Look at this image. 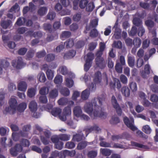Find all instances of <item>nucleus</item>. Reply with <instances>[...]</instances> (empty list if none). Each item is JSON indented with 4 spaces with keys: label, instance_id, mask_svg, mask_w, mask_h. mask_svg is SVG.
<instances>
[{
    "label": "nucleus",
    "instance_id": "obj_3",
    "mask_svg": "<svg viewBox=\"0 0 158 158\" xmlns=\"http://www.w3.org/2000/svg\"><path fill=\"white\" fill-rule=\"evenodd\" d=\"M94 58V54L92 52H89L86 55L85 58V64L84 65V70L87 71L91 66L92 61Z\"/></svg>",
    "mask_w": 158,
    "mask_h": 158
},
{
    "label": "nucleus",
    "instance_id": "obj_44",
    "mask_svg": "<svg viewBox=\"0 0 158 158\" xmlns=\"http://www.w3.org/2000/svg\"><path fill=\"white\" fill-rule=\"evenodd\" d=\"M71 113L70 107L68 106L65 107L63 110V114L64 115L68 116L71 115Z\"/></svg>",
    "mask_w": 158,
    "mask_h": 158
},
{
    "label": "nucleus",
    "instance_id": "obj_61",
    "mask_svg": "<svg viewBox=\"0 0 158 158\" xmlns=\"http://www.w3.org/2000/svg\"><path fill=\"white\" fill-rule=\"evenodd\" d=\"M39 100L40 102L44 104H46L48 102V99L45 95L40 96L39 98Z\"/></svg>",
    "mask_w": 158,
    "mask_h": 158
},
{
    "label": "nucleus",
    "instance_id": "obj_9",
    "mask_svg": "<svg viewBox=\"0 0 158 158\" xmlns=\"http://www.w3.org/2000/svg\"><path fill=\"white\" fill-rule=\"evenodd\" d=\"M29 107L30 110L34 112L33 116L36 118H38V116L36 115L37 113L35 112L37 108V105L36 102L34 101H31L29 103Z\"/></svg>",
    "mask_w": 158,
    "mask_h": 158
},
{
    "label": "nucleus",
    "instance_id": "obj_10",
    "mask_svg": "<svg viewBox=\"0 0 158 158\" xmlns=\"http://www.w3.org/2000/svg\"><path fill=\"white\" fill-rule=\"evenodd\" d=\"M85 138L82 132L81 131L79 130L77 131V133L73 135L72 140L79 142Z\"/></svg>",
    "mask_w": 158,
    "mask_h": 158
},
{
    "label": "nucleus",
    "instance_id": "obj_26",
    "mask_svg": "<svg viewBox=\"0 0 158 158\" xmlns=\"http://www.w3.org/2000/svg\"><path fill=\"white\" fill-rule=\"evenodd\" d=\"M33 31H29L28 32V34L34 37L40 38L43 35L42 33L40 31H38L33 33Z\"/></svg>",
    "mask_w": 158,
    "mask_h": 158
},
{
    "label": "nucleus",
    "instance_id": "obj_62",
    "mask_svg": "<svg viewBox=\"0 0 158 158\" xmlns=\"http://www.w3.org/2000/svg\"><path fill=\"white\" fill-rule=\"evenodd\" d=\"M65 147L68 149H72L74 148L75 146V144L74 143L72 142H68L65 144Z\"/></svg>",
    "mask_w": 158,
    "mask_h": 158
},
{
    "label": "nucleus",
    "instance_id": "obj_49",
    "mask_svg": "<svg viewBox=\"0 0 158 158\" xmlns=\"http://www.w3.org/2000/svg\"><path fill=\"white\" fill-rule=\"evenodd\" d=\"M87 145V143L86 141H83L79 143L77 146V148L79 150L84 149Z\"/></svg>",
    "mask_w": 158,
    "mask_h": 158
},
{
    "label": "nucleus",
    "instance_id": "obj_21",
    "mask_svg": "<svg viewBox=\"0 0 158 158\" xmlns=\"http://www.w3.org/2000/svg\"><path fill=\"white\" fill-rule=\"evenodd\" d=\"M48 11V9L46 7H41L39 8L38 11V15L41 16L44 15Z\"/></svg>",
    "mask_w": 158,
    "mask_h": 158
},
{
    "label": "nucleus",
    "instance_id": "obj_11",
    "mask_svg": "<svg viewBox=\"0 0 158 158\" xmlns=\"http://www.w3.org/2000/svg\"><path fill=\"white\" fill-rule=\"evenodd\" d=\"M0 25L4 29L10 28V27L12 26V22L9 19L2 20H1Z\"/></svg>",
    "mask_w": 158,
    "mask_h": 158
},
{
    "label": "nucleus",
    "instance_id": "obj_60",
    "mask_svg": "<svg viewBox=\"0 0 158 158\" xmlns=\"http://www.w3.org/2000/svg\"><path fill=\"white\" fill-rule=\"evenodd\" d=\"M98 32L97 30L95 28L92 30L90 33V35L92 37H96L98 36Z\"/></svg>",
    "mask_w": 158,
    "mask_h": 158
},
{
    "label": "nucleus",
    "instance_id": "obj_55",
    "mask_svg": "<svg viewBox=\"0 0 158 158\" xmlns=\"http://www.w3.org/2000/svg\"><path fill=\"white\" fill-rule=\"evenodd\" d=\"M100 50L98 51L96 53H101L103 54V52L104 50L105 47V44L104 42H101L100 44Z\"/></svg>",
    "mask_w": 158,
    "mask_h": 158
},
{
    "label": "nucleus",
    "instance_id": "obj_53",
    "mask_svg": "<svg viewBox=\"0 0 158 158\" xmlns=\"http://www.w3.org/2000/svg\"><path fill=\"white\" fill-rule=\"evenodd\" d=\"M56 16V13L54 11H50L47 15L48 19L52 20L55 18Z\"/></svg>",
    "mask_w": 158,
    "mask_h": 158
},
{
    "label": "nucleus",
    "instance_id": "obj_34",
    "mask_svg": "<svg viewBox=\"0 0 158 158\" xmlns=\"http://www.w3.org/2000/svg\"><path fill=\"white\" fill-rule=\"evenodd\" d=\"M74 40L73 39H69L66 41L64 44L67 48L72 47L74 45Z\"/></svg>",
    "mask_w": 158,
    "mask_h": 158
},
{
    "label": "nucleus",
    "instance_id": "obj_41",
    "mask_svg": "<svg viewBox=\"0 0 158 158\" xmlns=\"http://www.w3.org/2000/svg\"><path fill=\"white\" fill-rule=\"evenodd\" d=\"M66 85L69 88L72 87L74 84V82L72 79L69 78H66L65 80Z\"/></svg>",
    "mask_w": 158,
    "mask_h": 158
},
{
    "label": "nucleus",
    "instance_id": "obj_37",
    "mask_svg": "<svg viewBox=\"0 0 158 158\" xmlns=\"http://www.w3.org/2000/svg\"><path fill=\"white\" fill-rule=\"evenodd\" d=\"M61 94L65 96H67L70 94L69 90L67 88H63L60 91Z\"/></svg>",
    "mask_w": 158,
    "mask_h": 158
},
{
    "label": "nucleus",
    "instance_id": "obj_22",
    "mask_svg": "<svg viewBox=\"0 0 158 158\" xmlns=\"http://www.w3.org/2000/svg\"><path fill=\"white\" fill-rule=\"evenodd\" d=\"M61 112V110L59 108H53L51 111L52 114L55 117L59 115Z\"/></svg>",
    "mask_w": 158,
    "mask_h": 158
},
{
    "label": "nucleus",
    "instance_id": "obj_46",
    "mask_svg": "<svg viewBox=\"0 0 158 158\" xmlns=\"http://www.w3.org/2000/svg\"><path fill=\"white\" fill-rule=\"evenodd\" d=\"M122 65L119 62L116 63L115 66V69L117 72L119 73H122L123 70Z\"/></svg>",
    "mask_w": 158,
    "mask_h": 158
},
{
    "label": "nucleus",
    "instance_id": "obj_47",
    "mask_svg": "<svg viewBox=\"0 0 158 158\" xmlns=\"http://www.w3.org/2000/svg\"><path fill=\"white\" fill-rule=\"evenodd\" d=\"M94 8V4L92 2H90L87 4L86 7V10L88 12L91 11Z\"/></svg>",
    "mask_w": 158,
    "mask_h": 158
},
{
    "label": "nucleus",
    "instance_id": "obj_30",
    "mask_svg": "<svg viewBox=\"0 0 158 158\" xmlns=\"http://www.w3.org/2000/svg\"><path fill=\"white\" fill-rule=\"evenodd\" d=\"M141 44V40L139 38H135L133 40V45L136 48L140 47Z\"/></svg>",
    "mask_w": 158,
    "mask_h": 158
},
{
    "label": "nucleus",
    "instance_id": "obj_25",
    "mask_svg": "<svg viewBox=\"0 0 158 158\" xmlns=\"http://www.w3.org/2000/svg\"><path fill=\"white\" fill-rule=\"evenodd\" d=\"M27 105L25 102H22L19 104L17 107V110L20 112L24 111L27 107Z\"/></svg>",
    "mask_w": 158,
    "mask_h": 158
},
{
    "label": "nucleus",
    "instance_id": "obj_64",
    "mask_svg": "<svg viewBox=\"0 0 158 158\" xmlns=\"http://www.w3.org/2000/svg\"><path fill=\"white\" fill-rule=\"evenodd\" d=\"M21 143L22 145L25 147H28L30 145V143L29 141L26 139H22L21 141Z\"/></svg>",
    "mask_w": 158,
    "mask_h": 158
},
{
    "label": "nucleus",
    "instance_id": "obj_27",
    "mask_svg": "<svg viewBox=\"0 0 158 158\" xmlns=\"http://www.w3.org/2000/svg\"><path fill=\"white\" fill-rule=\"evenodd\" d=\"M131 145L133 146L140 148H142L143 149H148L149 148L147 146L143 145L135 142H131Z\"/></svg>",
    "mask_w": 158,
    "mask_h": 158
},
{
    "label": "nucleus",
    "instance_id": "obj_51",
    "mask_svg": "<svg viewBox=\"0 0 158 158\" xmlns=\"http://www.w3.org/2000/svg\"><path fill=\"white\" fill-rule=\"evenodd\" d=\"M137 33V28L135 26L132 27L131 31L129 32V35L130 36H133L135 35Z\"/></svg>",
    "mask_w": 158,
    "mask_h": 158
},
{
    "label": "nucleus",
    "instance_id": "obj_29",
    "mask_svg": "<svg viewBox=\"0 0 158 158\" xmlns=\"http://www.w3.org/2000/svg\"><path fill=\"white\" fill-rule=\"evenodd\" d=\"M26 21V19L23 17H19L17 20L15 24L18 26H21L24 24Z\"/></svg>",
    "mask_w": 158,
    "mask_h": 158
},
{
    "label": "nucleus",
    "instance_id": "obj_45",
    "mask_svg": "<svg viewBox=\"0 0 158 158\" xmlns=\"http://www.w3.org/2000/svg\"><path fill=\"white\" fill-rule=\"evenodd\" d=\"M100 146L105 148H112L111 143L104 141H101L100 143Z\"/></svg>",
    "mask_w": 158,
    "mask_h": 158
},
{
    "label": "nucleus",
    "instance_id": "obj_40",
    "mask_svg": "<svg viewBox=\"0 0 158 158\" xmlns=\"http://www.w3.org/2000/svg\"><path fill=\"white\" fill-rule=\"evenodd\" d=\"M89 1L87 0H81L79 3V7L81 9L85 8L88 3Z\"/></svg>",
    "mask_w": 158,
    "mask_h": 158
},
{
    "label": "nucleus",
    "instance_id": "obj_6",
    "mask_svg": "<svg viewBox=\"0 0 158 158\" xmlns=\"http://www.w3.org/2000/svg\"><path fill=\"white\" fill-rule=\"evenodd\" d=\"M11 64L12 66L17 69H21L26 65V63L23 62L21 57L18 58L17 61L13 60Z\"/></svg>",
    "mask_w": 158,
    "mask_h": 158
},
{
    "label": "nucleus",
    "instance_id": "obj_7",
    "mask_svg": "<svg viewBox=\"0 0 158 158\" xmlns=\"http://www.w3.org/2000/svg\"><path fill=\"white\" fill-rule=\"evenodd\" d=\"M112 105L114 109L116 110V112L119 116H121L122 113V109L118 103L117 100L114 95L112 96L111 98Z\"/></svg>",
    "mask_w": 158,
    "mask_h": 158
},
{
    "label": "nucleus",
    "instance_id": "obj_24",
    "mask_svg": "<svg viewBox=\"0 0 158 158\" xmlns=\"http://www.w3.org/2000/svg\"><path fill=\"white\" fill-rule=\"evenodd\" d=\"M71 33L69 31H64L62 32L60 37L63 40L64 39L69 37L71 35Z\"/></svg>",
    "mask_w": 158,
    "mask_h": 158
},
{
    "label": "nucleus",
    "instance_id": "obj_32",
    "mask_svg": "<svg viewBox=\"0 0 158 158\" xmlns=\"http://www.w3.org/2000/svg\"><path fill=\"white\" fill-rule=\"evenodd\" d=\"M46 74L48 80H52V79L54 76L53 71L48 69L46 72Z\"/></svg>",
    "mask_w": 158,
    "mask_h": 158
},
{
    "label": "nucleus",
    "instance_id": "obj_8",
    "mask_svg": "<svg viewBox=\"0 0 158 158\" xmlns=\"http://www.w3.org/2000/svg\"><path fill=\"white\" fill-rule=\"evenodd\" d=\"M31 129V126L30 124L24 125L22 127V130L19 131V134L22 137H26L28 136Z\"/></svg>",
    "mask_w": 158,
    "mask_h": 158
},
{
    "label": "nucleus",
    "instance_id": "obj_58",
    "mask_svg": "<svg viewBox=\"0 0 158 158\" xmlns=\"http://www.w3.org/2000/svg\"><path fill=\"white\" fill-rule=\"evenodd\" d=\"M58 37L57 34H56L55 36L52 35H48L46 38V40L48 42H50L54 39H57Z\"/></svg>",
    "mask_w": 158,
    "mask_h": 158
},
{
    "label": "nucleus",
    "instance_id": "obj_52",
    "mask_svg": "<svg viewBox=\"0 0 158 158\" xmlns=\"http://www.w3.org/2000/svg\"><path fill=\"white\" fill-rule=\"evenodd\" d=\"M45 58L47 61L50 62L54 60L55 55L52 54H49Z\"/></svg>",
    "mask_w": 158,
    "mask_h": 158
},
{
    "label": "nucleus",
    "instance_id": "obj_16",
    "mask_svg": "<svg viewBox=\"0 0 158 158\" xmlns=\"http://www.w3.org/2000/svg\"><path fill=\"white\" fill-rule=\"evenodd\" d=\"M27 87V85L26 82L24 81H21L18 84V89L20 91L24 92L26 90Z\"/></svg>",
    "mask_w": 158,
    "mask_h": 158
},
{
    "label": "nucleus",
    "instance_id": "obj_43",
    "mask_svg": "<svg viewBox=\"0 0 158 158\" xmlns=\"http://www.w3.org/2000/svg\"><path fill=\"white\" fill-rule=\"evenodd\" d=\"M27 92L28 96L29 97L32 98L35 95L36 92V90L34 88H31L28 89Z\"/></svg>",
    "mask_w": 158,
    "mask_h": 158
},
{
    "label": "nucleus",
    "instance_id": "obj_2",
    "mask_svg": "<svg viewBox=\"0 0 158 158\" xmlns=\"http://www.w3.org/2000/svg\"><path fill=\"white\" fill-rule=\"evenodd\" d=\"M9 103L10 106L6 108L3 111V113L5 114H6L7 112L13 114L15 111L17 105V102L15 97H11L9 101Z\"/></svg>",
    "mask_w": 158,
    "mask_h": 158
},
{
    "label": "nucleus",
    "instance_id": "obj_31",
    "mask_svg": "<svg viewBox=\"0 0 158 158\" xmlns=\"http://www.w3.org/2000/svg\"><path fill=\"white\" fill-rule=\"evenodd\" d=\"M70 135L67 134H62L59 135L60 140L64 141H67L70 139Z\"/></svg>",
    "mask_w": 158,
    "mask_h": 158
},
{
    "label": "nucleus",
    "instance_id": "obj_33",
    "mask_svg": "<svg viewBox=\"0 0 158 158\" xmlns=\"http://www.w3.org/2000/svg\"><path fill=\"white\" fill-rule=\"evenodd\" d=\"M37 78L40 82H44L46 80L45 74L42 72H40L38 74Z\"/></svg>",
    "mask_w": 158,
    "mask_h": 158
},
{
    "label": "nucleus",
    "instance_id": "obj_18",
    "mask_svg": "<svg viewBox=\"0 0 158 158\" xmlns=\"http://www.w3.org/2000/svg\"><path fill=\"white\" fill-rule=\"evenodd\" d=\"M122 94L125 97H128L130 95V92L129 88L127 86L123 87L121 89Z\"/></svg>",
    "mask_w": 158,
    "mask_h": 158
},
{
    "label": "nucleus",
    "instance_id": "obj_50",
    "mask_svg": "<svg viewBox=\"0 0 158 158\" xmlns=\"http://www.w3.org/2000/svg\"><path fill=\"white\" fill-rule=\"evenodd\" d=\"M68 99L66 98H62L58 101L59 104L60 105H64L67 103Z\"/></svg>",
    "mask_w": 158,
    "mask_h": 158
},
{
    "label": "nucleus",
    "instance_id": "obj_13",
    "mask_svg": "<svg viewBox=\"0 0 158 158\" xmlns=\"http://www.w3.org/2000/svg\"><path fill=\"white\" fill-rule=\"evenodd\" d=\"M100 128L97 125H95L93 126H91L85 128L84 130L86 133V136H87L89 133L94 131H98L100 130Z\"/></svg>",
    "mask_w": 158,
    "mask_h": 158
},
{
    "label": "nucleus",
    "instance_id": "obj_56",
    "mask_svg": "<svg viewBox=\"0 0 158 158\" xmlns=\"http://www.w3.org/2000/svg\"><path fill=\"white\" fill-rule=\"evenodd\" d=\"M143 131L146 133L149 134L151 133V130L148 125H146L143 126Z\"/></svg>",
    "mask_w": 158,
    "mask_h": 158
},
{
    "label": "nucleus",
    "instance_id": "obj_19",
    "mask_svg": "<svg viewBox=\"0 0 158 158\" xmlns=\"http://www.w3.org/2000/svg\"><path fill=\"white\" fill-rule=\"evenodd\" d=\"M90 95V91L88 89H86L83 91L81 94V98L83 100L87 99Z\"/></svg>",
    "mask_w": 158,
    "mask_h": 158
},
{
    "label": "nucleus",
    "instance_id": "obj_15",
    "mask_svg": "<svg viewBox=\"0 0 158 158\" xmlns=\"http://www.w3.org/2000/svg\"><path fill=\"white\" fill-rule=\"evenodd\" d=\"M76 52L74 50L69 51L66 53L64 55V57L65 59H71L75 55Z\"/></svg>",
    "mask_w": 158,
    "mask_h": 158
},
{
    "label": "nucleus",
    "instance_id": "obj_4",
    "mask_svg": "<svg viewBox=\"0 0 158 158\" xmlns=\"http://www.w3.org/2000/svg\"><path fill=\"white\" fill-rule=\"evenodd\" d=\"M101 53H96L95 62L96 65L101 69H103L105 66V62L103 58L102 57Z\"/></svg>",
    "mask_w": 158,
    "mask_h": 158
},
{
    "label": "nucleus",
    "instance_id": "obj_28",
    "mask_svg": "<svg viewBox=\"0 0 158 158\" xmlns=\"http://www.w3.org/2000/svg\"><path fill=\"white\" fill-rule=\"evenodd\" d=\"M127 62L129 66L132 67L134 65L135 58L133 56H128Z\"/></svg>",
    "mask_w": 158,
    "mask_h": 158
},
{
    "label": "nucleus",
    "instance_id": "obj_48",
    "mask_svg": "<svg viewBox=\"0 0 158 158\" xmlns=\"http://www.w3.org/2000/svg\"><path fill=\"white\" fill-rule=\"evenodd\" d=\"M129 86L132 92H135L137 90V85L135 82H131L129 83Z\"/></svg>",
    "mask_w": 158,
    "mask_h": 158
},
{
    "label": "nucleus",
    "instance_id": "obj_39",
    "mask_svg": "<svg viewBox=\"0 0 158 158\" xmlns=\"http://www.w3.org/2000/svg\"><path fill=\"white\" fill-rule=\"evenodd\" d=\"M49 90V89L47 87H44L40 89L39 93L42 95H45L48 93Z\"/></svg>",
    "mask_w": 158,
    "mask_h": 158
},
{
    "label": "nucleus",
    "instance_id": "obj_5",
    "mask_svg": "<svg viewBox=\"0 0 158 158\" xmlns=\"http://www.w3.org/2000/svg\"><path fill=\"white\" fill-rule=\"evenodd\" d=\"M123 121L125 124L132 131H134L137 129V128L134 125V120L133 118L130 119L127 117L123 118Z\"/></svg>",
    "mask_w": 158,
    "mask_h": 158
},
{
    "label": "nucleus",
    "instance_id": "obj_38",
    "mask_svg": "<svg viewBox=\"0 0 158 158\" xmlns=\"http://www.w3.org/2000/svg\"><path fill=\"white\" fill-rule=\"evenodd\" d=\"M43 28L44 29L50 32L52 31V26L49 23H45L43 25Z\"/></svg>",
    "mask_w": 158,
    "mask_h": 158
},
{
    "label": "nucleus",
    "instance_id": "obj_63",
    "mask_svg": "<svg viewBox=\"0 0 158 158\" xmlns=\"http://www.w3.org/2000/svg\"><path fill=\"white\" fill-rule=\"evenodd\" d=\"M46 53L45 50H42L36 53V56L38 58L44 57L46 55Z\"/></svg>",
    "mask_w": 158,
    "mask_h": 158
},
{
    "label": "nucleus",
    "instance_id": "obj_54",
    "mask_svg": "<svg viewBox=\"0 0 158 158\" xmlns=\"http://www.w3.org/2000/svg\"><path fill=\"white\" fill-rule=\"evenodd\" d=\"M97 154L96 151H89L88 154V156L90 158H94L96 157Z\"/></svg>",
    "mask_w": 158,
    "mask_h": 158
},
{
    "label": "nucleus",
    "instance_id": "obj_17",
    "mask_svg": "<svg viewBox=\"0 0 158 158\" xmlns=\"http://www.w3.org/2000/svg\"><path fill=\"white\" fill-rule=\"evenodd\" d=\"M73 113L74 115L77 117H79L82 114V110L81 107L77 106H75L73 109Z\"/></svg>",
    "mask_w": 158,
    "mask_h": 158
},
{
    "label": "nucleus",
    "instance_id": "obj_20",
    "mask_svg": "<svg viewBox=\"0 0 158 158\" xmlns=\"http://www.w3.org/2000/svg\"><path fill=\"white\" fill-rule=\"evenodd\" d=\"M58 95V91L56 89H54L51 90L49 93V97L51 98H54Z\"/></svg>",
    "mask_w": 158,
    "mask_h": 158
},
{
    "label": "nucleus",
    "instance_id": "obj_1",
    "mask_svg": "<svg viewBox=\"0 0 158 158\" xmlns=\"http://www.w3.org/2000/svg\"><path fill=\"white\" fill-rule=\"evenodd\" d=\"M104 95L95 98L91 101V103H86L84 106L85 110L87 113L93 114L94 118L97 117L105 118L107 114L102 111V102L105 100Z\"/></svg>",
    "mask_w": 158,
    "mask_h": 158
},
{
    "label": "nucleus",
    "instance_id": "obj_23",
    "mask_svg": "<svg viewBox=\"0 0 158 158\" xmlns=\"http://www.w3.org/2000/svg\"><path fill=\"white\" fill-rule=\"evenodd\" d=\"M100 152L103 155L105 156H109L111 154V151L106 148H101L100 149Z\"/></svg>",
    "mask_w": 158,
    "mask_h": 158
},
{
    "label": "nucleus",
    "instance_id": "obj_12",
    "mask_svg": "<svg viewBox=\"0 0 158 158\" xmlns=\"http://www.w3.org/2000/svg\"><path fill=\"white\" fill-rule=\"evenodd\" d=\"M110 85L112 88L114 89H115L116 86H117L116 88L118 90H119L121 87V85L120 81L118 79L116 78L114 79V82H111L110 83Z\"/></svg>",
    "mask_w": 158,
    "mask_h": 158
},
{
    "label": "nucleus",
    "instance_id": "obj_35",
    "mask_svg": "<svg viewBox=\"0 0 158 158\" xmlns=\"http://www.w3.org/2000/svg\"><path fill=\"white\" fill-rule=\"evenodd\" d=\"M133 23L137 27L142 26V20L139 18L135 17L133 19Z\"/></svg>",
    "mask_w": 158,
    "mask_h": 158
},
{
    "label": "nucleus",
    "instance_id": "obj_14",
    "mask_svg": "<svg viewBox=\"0 0 158 158\" xmlns=\"http://www.w3.org/2000/svg\"><path fill=\"white\" fill-rule=\"evenodd\" d=\"M102 80L101 73L99 71L96 72L94 74V81L95 84H99Z\"/></svg>",
    "mask_w": 158,
    "mask_h": 158
},
{
    "label": "nucleus",
    "instance_id": "obj_59",
    "mask_svg": "<svg viewBox=\"0 0 158 158\" xmlns=\"http://www.w3.org/2000/svg\"><path fill=\"white\" fill-rule=\"evenodd\" d=\"M35 52V51L33 49H30L27 53V57L29 58H32L34 56Z\"/></svg>",
    "mask_w": 158,
    "mask_h": 158
},
{
    "label": "nucleus",
    "instance_id": "obj_42",
    "mask_svg": "<svg viewBox=\"0 0 158 158\" xmlns=\"http://www.w3.org/2000/svg\"><path fill=\"white\" fill-rule=\"evenodd\" d=\"M62 81V78L61 76L57 75L55 77L54 82L56 84H60Z\"/></svg>",
    "mask_w": 158,
    "mask_h": 158
},
{
    "label": "nucleus",
    "instance_id": "obj_36",
    "mask_svg": "<svg viewBox=\"0 0 158 158\" xmlns=\"http://www.w3.org/2000/svg\"><path fill=\"white\" fill-rule=\"evenodd\" d=\"M112 47L118 49H121L123 47L122 43L120 41H114Z\"/></svg>",
    "mask_w": 158,
    "mask_h": 158
},
{
    "label": "nucleus",
    "instance_id": "obj_57",
    "mask_svg": "<svg viewBox=\"0 0 158 158\" xmlns=\"http://www.w3.org/2000/svg\"><path fill=\"white\" fill-rule=\"evenodd\" d=\"M145 32V30L143 26L139 27L138 29V35L139 36H142Z\"/></svg>",
    "mask_w": 158,
    "mask_h": 158
}]
</instances>
